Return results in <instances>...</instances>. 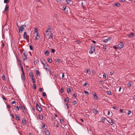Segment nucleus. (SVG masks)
Wrapping results in <instances>:
<instances>
[{
    "mask_svg": "<svg viewBox=\"0 0 135 135\" xmlns=\"http://www.w3.org/2000/svg\"><path fill=\"white\" fill-rule=\"evenodd\" d=\"M95 47L94 46L93 44L91 45L90 50L89 51V53L90 54L93 53L94 52H95Z\"/></svg>",
    "mask_w": 135,
    "mask_h": 135,
    "instance_id": "1",
    "label": "nucleus"
},
{
    "mask_svg": "<svg viewBox=\"0 0 135 135\" xmlns=\"http://www.w3.org/2000/svg\"><path fill=\"white\" fill-rule=\"evenodd\" d=\"M36 108L37 110L39 112H41L42 110V108L40 104H38L37 103H36Z\"/></svg>",
    "mask_w": 135,
    "mask_h": 135,
    "instance_id": "2",
    "label": "nucleus"
},
{
    "mask_svg": "<svg viewBox=\"0 0 135 135\" xmlns=\"http://www.w3.org/2000/svg\"><path fill=\"white\" fill-rule=\"evenodd\" d=\"M124 45V44L123 42H120L118 44V47L120 49L122 48Z\"/></svg>",
    "mask_w": 135,
    "mask_h": 135,
    "instance_id": "3",
    "label": "nucleus"
},
{
    "mask_svg": "<svg viewBox=\"0 0 135 135\" xmlns=\"http://www.w3.org/2000/svg\"><path fill=\"white\" fill-rule=\"evenodd\" d=\"M44 67L46 69V71L47 72H48V71H49V73H51V72H50L49 69H48L47 67H49V66L46 63V64L44 65Z\"/></svg>",
    "mask_w": 135,
    "mask_h": 135,
    "instance_id": "4",
    "label": "nucleus"
},
{
    "mask_svg": "<svg viewBox=\"0 0 135 135\" xmlns=\"http://www.w3.org/2000/svg\"><path fill=\"white\" fill-rule=\"evenodd\" d=\"M18 29L19 31V32L20 33L22 32L24 30V28L22 26H21L20 27H19L18 28Z\"/></svg>",
    "mask_w": 135,
    "mask_h": 135,
    "instance_id": "5",
    "label": "nucleus"
},
{
    "mask_svg": "<svg viewBox=\"0 0 135 135\" xmlns=\"http://www.w3.org/2000/svg\"><path fill=\"white\" fill-rule=\"evenodd\" d=\"M135 35L134 34L133 32H131L128 35V37L129 38H133Z\"/></svg>",
    "mask_w": 135,
    "mask_h": 135,
    "instance_id": "6",
    "label": "nucleus"
},
{
    "mask_svg": "<svg viewBox=\"0 0 135 135\" xmlns=\"http://www.w3.org/2000/svg\"><path fill=\"white\" fill-rule=\"evenodd\" d=\"M40 60L42 64L44 65L46 64V63L45 59L42 57H41L40 58Z\"/></svg>",
    "mask_w": 135,
    "mask_h": 135,
    "instance_id": "7",
    "label": "nucleus"
},
{
    "mask_svg": "<svg viewBox=\"0 0 135 135\" xmlns=\"http://www.w3.org/2000/svg\"><path fill=\"white\" fill-rule=\"evenodd\" d=\"M27 34L26 32L25 31L24 32L23 35V37L24 39L27 40Z\"/></svg>",
    "mask_w": 135,
    "mask_h": 135,
    "instance_id": "8",
    "label": "nucleus"
},
{
    "mask_svg": "<svg viewBox=\"0 0 135 135\" xmlns=\"http://www.w3.org/2000/svg\"><path fill=\"white\" fill-rule=\"evenodd\" d=\"M22 79L23 82H24L25 80V74L24 72H23V73L22 74Z\"/></svg>",
    "mask_w": 135,
    "mask_h": 135,
    "instance_id": "9",
    "label": "nucleus"
},
{
    "mask_svg": "<svg viewBox=\"0 0 135 135\" xmlns=\"http://www.w3.org/2000/svg\"><path fill=\"white\" fill-rule=\"evenodd\" d=\"M133 84L132 81H130L129 82L128 85V87L130 88L131 86H133Z\"/></svg>",
    "mask_w": 135,
    "mask_h": 135,
    "instance_id": "10",
    "label": "nucleus"
},
{
    "mask_svg": "<svg viewBox=\"0 0 135 135\" xmlns=\"http://www.w3.org/2000/svg\"><path fill=\"white\" fill-rule=\"evenodd\" d=\"M112 38L111 37L108 38L106 39H105L103 41V42H104L107 43V42L109 40H112Z\"/></svg>",
    "mask_w": 135,
    "mask_h": 135,
    "instance_id": "11",
    "label": "nucleus"
},
{
    "mask_svg": "<svg viewBox=\"0 0 135 135\" xmlns=\"http://www.w3.org/2000/svg\"><path fill=\"white\" fill-rule=\"evenodd\" d=\"M113 5L114 6H116L117 7H119L120 6V4L118 2H117L115 3H114Z\"/></svg>",
    "mask_w": 135,
    "mask_h": 135,
    "instance_id": "12",
    "label": "nucleus"
},
{
    "mask_svg": "<svg viewBox=\"0 0 135 135\" xmlns=\"http://www.w3.org/2000/svg\"><path fill=\"white\" fill-rule=\"evenodd\" d=\"M92 111L95 114H97L98 113V111L95 109H93Z\"/></svg>",
    "mask_w": 135,
    "mask_h": 135,
    "instance_id": "13",
    "label": "nucleus"
},
{
    "mask_svg": "<svg viewBox=\"0 0 135 135\" xmlns=\"http://www.w3.org/2000/svg\"><path fill=\"white\" fill-rule=\"evenodd\" d=\"M93 97L94 99H95L96 100H98V98L97 95H96V93H94V95H93Z\"/></svg>",
    "mask_w": 135,
    "mask_h": 135,
    "instance_id": "14",
    "label": "nucleus"
},
{
    "mask_svg": "<svg viewBox=\"0 0 135 135\" xmlns=\"http://www.w3.org/2000/svg\"><path fill=\"white\" fill-rule=\"evenodd\" d=\"M53 33H51L50 36H49V38L50 39H51L52 40H53Z\"/></svg>",
    "mask_w": 135,
    "mask_h": 135,
    "instance_id": "15",
    "label": "nucleus"
},
{
    "mask_svg": "<svg viewBox=\"0 0 135 135\" xmlns=\"http://www.w3.org/2000/svg\"><path fill=\"white\" fill-rule=\"evenodd\" d=\"M45 133L46 135H49L50 134L49 131L47 130L45 131Z\"/></svg>",
    "mask_w": 135,
    "mask_h": 135,
    "instance_id": "16",
    "label": "nucleus"
},
{
    "mask_svg": "<svg viewBox=\"0 0 135 135\" xmlns=\"http://www.w3.org/2000/svg\"><path fill=\"white\" fill-rule=\"evenodd\" d=\"M49 51L48 50H46L45 52V54L46 56H48L49 55Z\"/></svg>",
    "mask_w": 135,
    "mask_h": 135,
    "instance_id": "17",
    "label": "nucleus"
},
{
    "mask_svg": "<svg viewBox=\"0 0 135 135\" xmlns=\"http://www.w3.org/2000/svg\"><path fill=\"white\" fill-rule=\"evenodd\" d=\"M22 123L24 125H26V119L25 118H23L22 119Z\"/></svg>",
    "mask_w": 135,
    "mask_h": 135,
    "instance_id": "18",
    "label": "nucleus"
},
{
    "mask_svg": "<svg viewBox=\"0 0 135 135\" xmlns=\"http://www.w3.org/2000/svg\"><path fill=\"white\" fill-rule=\"evenodd\" d=\"M36 75L38 76H40V73L39 70H36Z\"/></svg>",
    "mask_w": 135,
    "mask_h": 135,
    "instance_id": "19",
    "label": "nucleus"
},
{
    "mask_svg": "<svg viewBox=\"0 0 135 135\" xmlns=\"http://www.w3.org/2000/svg\"><path fill=\"white\" fill-rule=\"evenodd\" d=\"M23 54L24 55L25 57H27V52L26 51H25L23 53Z\"/></svg>",
    "mask_w": 135,
    "mask_h": 135,
    "instance_id": "20",
    "label": "nucleus"
},
{
    "mask_svg": "<svg viewBox=\"0 0 135 135\" xmlns=\"http://www.w3.org/2000/svg\"><path fill=\"white\" fill-rule=\"evenodd\" d=\"M16 119L17 120H20V118L19 115H16Z\"/></svg>",
    "mask_w": 135,
    "mask_h": 135,
    "instance_id": "21",
    "label": "nucleus"
},
{
    "mask_svg": "<svg viewBox=\"0 0 135 135\" xmlns=\"http://www.w3.org/2000/svg\"><path fill=\"white\" fill-rule=\"evenodd\" d=\"M51 28H48L46 32V33H48V32H50L51 31Z\"/></svg>",
    "mask_w": 135,
    "mask_h": 135,
    "instance_id": "22",
    "label": "nucleus"
},
{
    "mask_svg": "<svg viewBox=\"0 0 135 135\" xmlns=\"http://www.w3.org/2000/svg\"><path fill=\"white\" fill-rule=\"evenodd\" d=\"M39 118L41 120H42L43 119L42 115L41 114H39Z\"/></svg>",
    "mask_w": 135,
    "mask_h": 135,
    "instance_id": "23",
    "label": "nucleus"
},
{
    "mask_svg": "<svg viewBox=\"0 0 135 135\" xmlns=\"http://www.w3.org/2000/svg\"><path fill=\"white\" fill-rule=\"evenodd\" d=\"M108 122L110 123L111 125L113 124L114 123L113 120H109Z\"/></svg>",
    "mask_w": 135,
    "mask_h": 135,
    "instance_id": "24",
    "label": "nucleus"
},
{
    "mask_svg": "<svg viewBox=\"0 0 135 135\" xmlns=\"http://www.w3.org/2000/svg\"><path fill=\"white\" fill-rule=\"evenodd\" d=\"M38 29L37 28H35V30L34 31V33H38Z\"/></svg>",
    "mask_w": 135,
    "mask_h": 135,
    "instance_id": "25",
    "label": "nucleus"
},
{
    "mask_svg": "<svg viewBox=\"0 0 135 135\" xmlns=\"http://www.w3.org/2000/svg\"><path fill=\"white\" fill-rule=\"evenodd\" d=\"M38 61L37 60H36L34 61V63L36 65L37 64H38Z\"/></svg>",
    "mask_w": 135,
    "mask_h": 135,
    "instance_id": "26",
    "label": "nucleus"
},
{
    "mask_svg": "<svg viewBox=\"0 0 135 135\" xmlns=\"http://www.w3.org/2000/svg\"><path fill=\"white\" fill-rule=\"evenodd\" d=\"M67 91L68 93H69L71 92V89L70 88H67Z\"/></svg>",
    "mask_w": 135,
    "mask_h": 135,
    "instance_id": "27",
    "label": "nucleus"
},
{
    "mask_svg": "<svg viewBox=\"0 0 135 135\" xmlns=\"http://www.w3.org/2000/svg\"><path fill=\"white\" fill-rule=\"evenodd\" d=\"M9 7L7 6V5H6L5 6V7L4 9V10L5 11H7Z\"/></svg>",
    "mask_w": 135,
    "mask_h": 135,
    "instance_id": "28",
    "label": "nucleus"
},
{
    "mask_svg": "<svg viewBox=\"0 0 135 135\" xmlns=\"http://www.w3.org/2000/svg\"><path fill=\"white\" fill-rule=\"evenodd\" d=\"M48 61L50 63H51L52 62V60L51 59H50L49 58H48Z\"/></svg>",
    "mask_w": 135,
    "mask_h": 135,
    "instance_id": "29",
    "label": "nucleus"
},
{
    "mask_svg": "<svg viewBox=\"0 0 135 135\" xmlns=\"http://www.w3.org/2000/svg\"><path fill=\"white\" fill-rule=\"evenodd\" d=\"M29 75L32 78H33L34 77V75L32 73H30L29 74Z\"/></svg>",
    "mask_w": 135,
    "mask_h": 135,
    "instance_id": "30",
    "label": "nucleus"
},
{
    "mask_svg": "<svg viewBox=\"0 0 135 135\" xmlns=\"http://www.w3.org/2000/svg\"><path fill=\"white\" fill-rule=\"evenodd\" d=\"M86 72L87 73H89L88 74H91V71L89 69H88L86 70Z\"/></svg>",
    "mask_w": 135,
    "mask_h": 135,
    "instance_id": "31",
    "label": "nucleus"
},
{
    "mask_svg": "<svg viewBox=\"0 0 135 135\" xmlns=\"http://www.w3.org/2000/svg\"><path fill=\"white\" fill-rule=\"evenodd\" d=\"M40 36H38L36 37L35 38V40L36 41H37L40 38Z\"/></svg>",
    "mask_w": 135,
    "mask_h": 135,
    "instance_id": "32",
    "label": "nucleus"
},
{
    "mask_svg": "<svg viewBox=\"0 0 135 135\" xmlns=\"http://www.w3.org/2000/svg\"><path fill=\"white\" fill-rule=\"evenodd\" d=\"M16 110H18L19 109V108L18 106H16L14 108Z\"/></svg>",
    "mask_w": 135,
    "mask_h": 135,
    "instance_id": "33",
    "label": "nucleus"
},
{
    "mask_svg": "<svg viewBox=\"0 0 135 135\" xmlns=\"http://www.w3.org/2000/svg\"><path fill=\"white\" fill-rule=\"evenodd\" d=\"M107 93L108 95H112V94L110 91H107Z\"/></svg>",
    "mask_w": 135,
    "mask_h": 135,
    "instance_id": "34",
    "label": "nucleus"
},
{
    "mask_svg": "<svg viewBox=\"0 0 135 135\" xmlns=\"http://www.w3.org/2000/svg\"><path fill=\"white\" fill-rule=\"evenodd\" d=\"M66 1L68 4H70V2H71V1L70 0H66Z\"/></svg>",
    "mask_w": 135,
    "mask_h": 135,
    "instance_id": "35",
    "label": "nucleus"
},
{
    "mask_svg": "<svg viewBox=\"0 0 135 135\" xmlns=\"http://www.w3.org/2000/svg\"><path fill=\"white\" fill-rule=\"evenodd\" d=\"M42 127L43 128H44L45 129H46V128H45L46 127L45 124L43 123L42 124Z\"/></svg>",
    "mask_w": 135,
    "mask_h": 135,
    "instance_id": "36",
    "label": "nucleus"
},
{
    "mask_svg": "<svg viewBox=\"0 0 135 135\" xmlns=\"http://www.w3.org/2000/svg\"><path fill=\"white\" fill-rule=\"evenodd\" d=\"M4 3H8L9 2V0H4Z\"/></svg>",
    "mask_w": 135,
    "mask_h": 135,
    "instance_id": "37",
    "label": "nucleus"
},
{
    "mask_svg": "<svg viewBox=\"0 0 135 135\" xmlns=\"http://www.w3.org/2000/svg\"><path fill=\"white\" fill-rule=\"evenodd\" d=\"M81 7L85 9V6L83 5V2H82L81 3Z\"/></svg>",
    "mask_w": 135,
    "mask_h": 135,
    "instance_id": "38",
    "label": "nucleus"
},
{
    "mask_svg": "<svg viewBox=\"0 0 135 135\" xmlns=\"http://www.w3.org/2000/svg\"><path fill=\"white\" fill-rule=\"evenodd\" d=\"M20 68H21V71H22V73H23V72H24V71H23V66H22V65H21V66H20Z\"/></svg>",
    "mask_w": 135,
    "mask_h": 135,
    "instance_id": "39",
    "label": "nucleus"
},
{
    "mask_svg": "<svg viewBox=\"0 0 135 135\" xmlns=\"http://www.w3.org/2000/svg\"><path fill=\"white\" fill-rule=\"evenodd\" d=\"M66 7L65 6H63L62 8V9L64 10H65L66 9Z\"/></svg>",
    "mask_w": 135,
    "mask_h": 135,
    "instance_id": "40",
    "label": "nucleus"
},
{
    "mask_svg": "<svg viewBox=\"0 0 135 135\" xmlns=\"http://www.w3.org/2000/svg\"><path fill=\"white\" fill-rule=\"evenodd\" d=\"M18 62L19 64V65H20V66H21V65H22L21 64V62L20 60H18Z\"/></svg>",
    "mask_w": 135,
    "mask_h": 135,
    "instance_id": "41",
    "label": "nucleus"
},
{
    "mask_svg": "<svg viewBox=\"0 0 135 135\" xmlns=\"http://www.w3.org/2000/svg\"><path fill=\"white\" fill-rule=\"evenodd\" d=\"M51 51L53 53H54L55 52V50L53 49H51Z\"/></svg>",
    "mask_w": 135,
    "mask_h": 135,
    "instance_id": "42",
    "label": "nucleus"
},
{
    "mask_svg": "<svg viewBox=\"0 0 135 135\" xmlns=\"http://www.w3.org/2000/svg\"><path fill=\"white\" fill-rule=\"evenodd\" d=\"M106 74L105 73H104L103 75V78L105 79L106 78Z\"/></svg>",
    "mask_w": 135,
    "mask_h": 135,
    "instance_id": "43",
    "label": "nucleus"
},
{
    "mask_svg": "<svg viewBox=\"0 0 135 135\" xmlns=\"http://www.w3.org/2000/svg\"><path fill=\"white\" fill-rule=\"evenodd\" d=\"M128 115H129L131 114V111L129 110L128 112Z\"/></svg>",
    "mask_w": 135,
    "mask_h": 135,
    "instance_id": "44",
    "label": "nucleus"
},
{
    "mask_svg": "<svg viewBox=\"0 0 135 135\" xmlns=\"http://www.w3.org/2000/svg\"><path fill=\"white\" fill-rule=\"evenodd\" d=\"M33 88L35 89H36V85L35 84H33Z\"/></svg>",
    "mask_w": 135,
    "mask_h": 135,
    "instance_id": "45",
    "label": "nucleus"
},
{
    "mask_svg": "<svg viewBox=\"0 0 135 135\" xmlns=\"http://www.w3.org/2000/svg\"><path fill=\"white\" fill-rule=\"evenodd\" d=\"M46 95V94L45 92L42 93V95L44 97H45Z\"/></svg>",
    "mask_w": 135,
    "mask_h": 135,
    "instance_id": "46",
    "label": "nucleus"
},
{
    "mask_svg": "<svg viewBox=\"0 0 135 135\" xmlns=\"http://www.w3.org/2000/svg\"><path fill=\"white\" fill-rule=\"evenodd\" d=\"M64 92V89L63 88H61L60 90V92L61 93H62Z\"/></svg>",
    "mask_w": 135,
    "mask_h": 135,
    "instance_id": "47",
    "label": "nucleus"
},
{
    "mask_svg": "<svg viewBox=\"0 0 135 135\" xmlns=\"http://www.w3.org/2000/svg\"><path fill=\"white\" fill-rule=\"evenodd\" d=\"M85 94H89V93L88 91H85L84 92Z\"/></svg>",
    "mask_w": 135,
    "mask_h": 135,
    "instance_id": "48",
    "label": "nucleus"
},
{
    "mask_svg": "<svg viewBox=\"0 0 135 135\" xmlns=\"http://www.w3.org/2000/svg\"><path fill=\"white\" fill-rule=\"evenodd\" d=\"M57 2L59 3L61 2L62 1H64V0H56Z\"/></svg>",
    "mask_w": 135,
    "mask_h": 135,
    "instance_id": "49",
    "label": "nucleus"
},
{
    "mask_svg": "<svg viewBox=\"0 0 135 135\" xmlns=\"http://www.w3.org/2000/svg\"><path fill=\"white\" fill-rule=\"evenodd\" d=\"M30 49L31 50H33V47L31 45H30Z\"/></svg>",
    "mask_w": 135,
    "mask_h": 135,
    "instance_id": "50",
    "label": "nucleus"
},
{
    "mask_svg": "<svg viewBox=\"0 0 135 135\" xmlns=\"http://www.w3.org/2000/svg\"><path fill=\"white\" fill-rule=\"evenodd\" d=\"M23 107H24V108H23L22 110H23V112L24 113H25L26 112V110H25V108L24 106H23Z\"/></svg>",
    "mask_w": 135,
    "mask_h": 135,
    "instance_id": "51",
    "label": "nucleus"
},
{
    "mask_svg": "<svg viewBox=\"0 0 135 135\" xmlns=\"http://www.w3.org/2000/svg\"><path fill=\"white\" fill-rule=\"evenodd\" d=\"M92 72L93 74L95 75L96 74V72L94 70H93L92 71Z\"/></svg>",
    "mask_w": 135,
    "mask_h": 135,
    "instance_id": "52",
    "label": "nucleus"
},
{
    "mask_svg": "<svg viewBox=\"0 0 135 135\" xmlns=\"http://www.w3.org/2000/svg\"><path fill=\"white\" fill-rule=\"evenodd\" d=\"M113 48L115 49L116 50H117L118 49V48L117 47L115 46H113Z\"/></svg>",
    "mask_w": 135,
    "mask_h": 135,
    "instance_id": "53",
    "label": "nucleus"
},
{
    "mask_svg": "<svg viewBox=\"0 0 135 135\" xmlns=\"http://www.w3.org/2000/svg\"><path fill=\"white\" fill-rule=\"evenodd\" d=\"M43 89L42 88H40L39 89V91L40 92H42V91Z\"/></svg>",
    "mask_w": 135,
    "mask_h": 135,
    "instance_id": "54",
    "label": "nucleus"
},
{
    "mask_svg": "<svg viewBox=\"0 0 135 135\" xmlns=\"http://www.w3.org/2000/svg\"><path fill=\"white\" fill-rule=\"evenodd\" d=\"M60 125V124L59 123H57L56 125V126L57 127H59Z\"/></svg>",
    "mask_w": 135,
    "mask_h": 135,
    "instance_id": "55",
    "label": "nucleus"
},
{
    "mask_svg": "<svg viewBox=\"0 0 135 135\" xmlns=\"http://www.w3.org/2000/svg\"><path fill=\"white\" fill-rule=\"evenodd\" d=\"M73 102L74 103V105H75V104H77V102L76 101H74Z\"/></svg>",
    "mask_w": 135,
    "mask_h": 135,
    "instance_id": "56",
    "label": "nucleus"
},
{
    "mask_svg": "<svg viewBox=\"0 0 135 135\" xmlns=\"http://www.w3.org/2000/svg\"><path fill=\"white\" fill-rule=\"evenodd\" d=\"M65 99H66V100L68 102H69V97H67Z\"/></svg>",
    "mask_w": 135,
    "mask_h": 135,
    "instance_id": "57",
    "label": "nucleus"
},
{
    "mask_svg": "<svg viewBox=\"0 0 135 135\" xmlns=\"http://www.w3.org/2000/svg\"><path fill=\"white\" fill-rule=\"evenodd\" d=\"M88 84V83H85L84 84V85H83V86H87Z\"/></svg>",
    "mask_w": 135,
    "mask_h": 135,
    "instance_id": "58",
    "label": "nucleus"
},
{
    "mask_svg": "<svg viewBox=\"0 0 135 135\" xmlns=\"http://www.w3.org/2000/svg\"><path fill=\"white\" fill-rule=\"evenodd\" d=\"M106 45H103V49H105V50H106Z\"/></svg>",
    "mask_w": 135,
    "mask_h": 135,
    "instance_id": "59",
    "label": "nucleus"
},
{
    "mask_svg": "<svg viewBox=\"0 0 135 135\" xmlns=\"http://www.w3.org/2000/svg\"><path fill=\"white\" fill-rule=\"evenodd\" d=\"M32 80L33 82V83H35V79L32 78Z\"/></svg>",
    "mask_w": 135,
    "mask_h": 135,
    "instance_id": "60",
    "label": "nucleus"
},
{
    "mask_svg": "<svg viewBox=\"0 0 135 135\" xmlns=\"http://www.w3.org/2000/svg\"><path fill=\"white\" fill-rule=\"evenodd\" d=\"M2 78L3 79H4V80L5 79V76L4 75L2 76Z\"/></svg>",
    "mask_w": 135,
    "mask_h": 135,
    "instance_id": "61",
    "label": "nucleus"
},
{
    "mask_svg": "<svg viewBox=\"0 0 135 135\" xmlns=\"http://www.w3.org/2000/svg\"><path fill=\"white\" fill-rule=\"evenodd\" d=\"M7 107L8 108H11V106L9 105H7Z\"/></svg>",
    "mask_w": 135,
    "mask_h": 135,
    "instance_id": "62",
    "label": "nucleus"
},
{
    "mask_svg": "<svg viewBox=\"0 0 135 135\" xmlns=\"http://www.w3.org/2000/svg\"><path fill=\"white\" fill-rule=\"evenodd\" d=\"M64 121V120L62 119H61L60 120V122H62Z\"/></svg>",
    "mask_w": 135,
    "mask_h": 135,
    "instance_id": "63",
    "label": "nucleus"
},
{
    "mask_svg": "<svg viewBox=\"0 0 135 135\" xmlns=\"http://www.w3.org/2000/svg\"><path fill=\"white\" fill-rule=\"evenodd\" d=\"M110 74L112 75L114 74V72L113 71H111L110 73Z\"/></svg>",
    "mask_w": 135,
    "mask_h": 135,
    "instance_id": "64",
    "label": "nucleus"
}]
</instances>
